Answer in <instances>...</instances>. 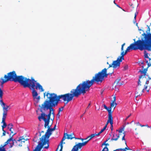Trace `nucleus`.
Returning <instances> with one entry per match:
<instances>
[{
    "label": "nucleus",
    "mask_w": 151,
    "mask_h": 151,
    "mask_svg": "<svg viewBox=\"0 0 151 151\" xmlns=\"http://www.w3.org/2000/svg\"><path fill=\"white\" fill-rule=\"evenodd\" d=\"M107 69L105 68L101 71L95 74L90 81L88 80L83 81L80 83L75 89H73L70 91V93H68L63 95L57 96L55 93H50L49 91L43 93L44 97L46 96L48 100H46L40 106V110L42 112L41 115L38 116V119L41 121L43 120L45 122L44 127L46 128L48 125L50 119L52 111H54L53 107L58 105L60 99L64 101H66V104L71 101L74 97H78L81 94L84 95L86 92L89 91L90 88L94 84L95 82L98 84L99 82L101 83L104 80L105 77H107L108 73H107Z\"/></svg>",
    "instance_id": "f257e3e1"
},
{
    "label": "nucleus",
    "mask_w": 151,
    "mask_h": 151,
    "mask_svg": "<svg viewBox=\"0 0 151 151\" xmlns=\"http://www.w3.org/2000/svg\"><path fill=\"white\" fill-rule=\"evenodd\" d=\"M141 40H138L134 42L131 44L128 47L125 51L124 54L126 55L129 50H136L139 49L140 50H147L151 51V34L147 35L143 33L141 35Z\"/></svg>",
    "instance_id": "f03ea898"
},
{
    "label": "nucleus",
    "mask_w": 151,
    "mask_h": 151,
    "mask_svg": "<svg viewBox=\"0 0 151 151\" xmlns=\"http://www.w3.org/2000/svg\"><path fill=\"white\" fill-rule=\"evenodd\" d=\"M23 86L24 88L28 87L32 90V94L34 104L35 107L37 108L38 106V93L35 89H37L38 88V83L33 78H31V79L28 78Z\"/></svg>",
    "instance_id": "7ed1b4c3"
},
{
    "label": "nucleus",
    "mask_w": 151,
    "mask_h": 151,
    "mask_svg": "<svg viewBox=\"0 0 151 151\" xmlns=\"http://www.w3.org/2000/svg\"><path fill=\"white\" fill-rule=\"evenodd\" d=\"M7 74V75H5L4 77L7 81H14L15 82H18L22 86L28 79L22 76H17L14 71L9 73Z\"/></svg>",
    "instance_id": "20e7f679"
},
{
    "label": "nucleus",
    "mask_w": 151,
    "mask_h": 151,
    "mask_svg": "<svg viewBox=\"0 0 151 151\" xmlns=\"http://www.w3.org/2000/svg\"><path fill=\"white\" fill-rule=\"evenodd\" d=\"M145 79H143L139 78L138 82V85L136 88L135 94L136 95V97L140 96L142 94L145 90H146L147 88V86H145Z\"/></svg>",
    "instance_id": "39448f33"
},
{
    "label": "nucleus",
    "mask_w": 151,
    "mask_h": 151,
    "mask_svg": "<svg viewBox=\"0 0 151 151\" xmlns=\"http://www.w3.org/2000/svg\"><path fill=\"white\" fill-rule=\"evenodd\" d=\"M147 64L148 67L147 68L144 69L143 70H140L138 72L140 73L141 74H143V75L140 76L139 77V78L142 79H145L146 78V76L148 77V78L146 80L145 83L146 84H149V81L150 80H151V77H150L149 75L146 74L147 72V69L148 67L151 66L150 63L148 62V60H145Z\"/></svg>",
    "instance_id": "423d86ee"
},
{
    "label": "nucleus",
    "mask_w": 151,
    "mask_h": 151,
    "mask_svg": "<svg viewBox=\"0 0 151 151\" xmlns=\"http://www.w3.org/2000/svg\"><path fill=\"white\" fill-rule=\"evenodd\" d=\"M40 139V142H38V151H41L44 146V148L47 149L49 147V140L42 136Z\"/></svg>",
    "instance_id": "0eeeda50"
},
{
    "label": "nucleus",
    "mask_w": 151,
    "mask_h": 151,
    "mask_svg": "<svg viewBox=\"0 0 151 151\" xmlns=\"http://www.w3.org/2000/svg\"><path fill=\"white\" fill-rule=\"evenodd\" d=\"M16 133H14L12 136L7 141L5 142L4 145H1L0 146V151H6L4 147L9 144L10 145L9 147L10 148L12 147L13 145H14V143H17V141L15 139H13V136Z\"/></svg>",
    "instance_id": "6e6552de"
},
{
    "label": "nucleus",
    "mask_w": 151,
    "mask_h": 151,
    "mask_svg": "<svg viewBox=\"0 0 151 151\" xmlns=\"http://www.w3.org/2000/svg\"><path fill=\"white\" fill-rule=\"evenodd\" d=\"M9 107V106H7L6 108L4 107L3 109V116L1 122V123H3V125L2 126V130H3L4 128H5L7 126L5 120L7 115V112L8 111V109Z\"/></svg>",
    "instance_id": "1a4fd4ad"
},
{
    "label": "nucleus",
    "mask_w": 151,
    "mask_h": 151,
    "mask_svg": "<svg viewBox=\"0 0 151 151\" xmlns=\"http://www.w3.org/2000/svg\"><path fill=\"white\" fill-rule=\"evenodd\" d=\"M121 80V78H119L116 79L113 85V88H115V90L117 91H119V88L120 86L123 84V82L122 83L120 82Z\"/></svg>",
    "instance_id": "9d476101"
},
{
    "label": "nucleus",
    "mask_w": 151,
    "mask_h": 151,
    "mask_svg": "<svg viewBox=\"0 0 151 151\" xmlns=\"http://www.w3.org/2000/svg\"><path fill=\"white\" fill-rule=\"evenodd\" d=\"M88 142V141H86L82 143H78L74 146L71 151H78V149H80L83 146H85Z\"/></svg>",
    "instance_id": "9b49d317"
},
{
    "label": "nucleus",
    "mask_w": 151,
    "mask_h": 151,
    "mask_svg": "<svg viewBox=\"0 0 151 151\" xmlns=\"http://www.w3.org/2000/svg\"><path fill=\"white\" fill-rule=\"evenodd\" d=\"M56 126L55 125L53 128L51 129L50 128V126H49V125L47 126L48 129L45 134L42 135V136H44L47 139H48L52 134L51 132L55 129Z\"/></svg>",
    "instance_id": "f8f14e48"
},
{
    "label": "nucleus",
    "mask_w": 151,
    "mask_h": 151,
    "mask_svg": "<svg viewBox=\"0 0 151 151\" xmlns=\"http://www.w3.org/2000/svg\"><path fill=\"white\" fill-rule=\"evenodd\" d=\"M122 62L120 61L119 59L117 58V60L113 61L111 64H109V68L111 67H113L114 68H119L120 65V62Z\"/></svg>",
    "instance_id": "ddd939ff"
},
{
    "label": "nucleus",
    "mask_w": 151,
    "mask_h": 151,
    "mask_svg": "<svg viewBox=\"0 0 151 151\" xmlns=\"http://www.w3.org/2000/svg\"><path fill=\"white\" fill-rule=\"evenodd\" d=\"M125 132H124V133H123V137L122 138V140H124L125 141V145L126 146V147L124 148H119V150H120V151H127V150H132L130 149L129 147H128L127 145V143L126 141L125 140Z\"/></svg>",
    "instance_id": "4468645a"
},
{
    "label": "nucleus",
    "mask_w": 151,
    "mask_h": 151,
    "mask_svg": "<svg viewBox=\"0 0 151 151\" xmlns=\"http://www.w3.org/2000/svg\"><path fill=\"white\" fill-rule=\"evenodd\" d=\"M109 123H110V124H113V118L112 116V114H109L108 115V119L107 121V123L104 127H107V125Z\"/></svg>",
    "instance_id": "2eb2a0df"
},
{
    "label": "nucleus",
    "mask_w": 151,
    "mask_h": 151,
    "mask_svg": "<svg viewBox=\"0 0 151 151\" xmlns=\"http://www.w3.org/2000/svg\"><path fill=\"white\" fill-rule=\"evenodd\" d=\"M65 136V138H66L68 139H72L73 138H76L75 137V135L73 133H71L70 134H68L67 133H64L63 136Z\"/></svg>",
    "instance_id": "dca6fc26"
},
{
    "label": "nucleus",
    "mask_w": 151,
    "mask_h": 151,
    "mask_svg": "<svg viewBox=\"0 0 151 151\" xmlns=\"http://www.w3.org/2000/svg\"><path fill=\"white\" fill-rule=\"evenodd\" d=\"M119 137V135L114 133L113 135V137L111 139V140L112 141H116L118 140Z\"/></svg>",
    "instance_id": "f3484780"
},
{
    "label": "nucleus",
    "mask_w": 151,
    "mask_h": 151,
    "mask_svg": "<svg viewBox=\"0 0 151 151\" xmlns=\"http://www.w3.org/2000/svg\"><path fill=\"white\" fill-rule=\"evenodd\" d=\"M27 139H25L23 137V136L20 137H19V139L16 140L17 141V142H20L21 141V143H22V142L24 143L25 141L27 140Z\"/></svg>",
    "instance_id": "a211bd4d"
},
{
    "label": "nucleus",
    "mask_w": 151,
    "mask_h": 151,
    "mask_svg": "<svg viewBox=\"0 0 151 151\" xmlns=\"http://www.w3.org/2000/svg\"><path fill=\"white\" fill-rule=\"evenodd\" d=\"M124 129V127H123L121 128L120 129H119L118 130L117 129L116 130V131H118L119 132V134L118 135L120 136V135H122V136H123V133H124L123 132H123V131Z\"/></svg>",
    "instance_id": "6ab92c4d"
},
{
    "label": "nucleus",
    "mask_w": 151,
    "mask_h": 151,
    "mask_svg": "<svg viewBox=\"0 0 151 151\" xmlns=\"http://www.w3.org/2000/svg\"><path fill=\"white\" fill-rule=\"evenodd\" d=\"M104 108L108 112V115H109V114H112L113 111H111V109H109V108L105 104L104 105Z\"/></svg>",
    "instance_id": "aec40b11"
},
{
    "label": "nucleus",
    "mask_w": 151,
    "mask_h": 151,
    "mask_svg": "<svg viewBox=\"0 0 151 151\" xmlns=\"http://www.w3.org/2000/svg\"><path fill=\"white\" fill-rule=\"evenodd\" d=\"M121 56H119L118 58L120 59V61H122V60H124V56L125 55L124 54V51H122V52L121 53Z\"/></svg>",
    "instance_id": "412c9836"
},
{
    "label": "nucleus",
    "mask_w": 151,
    "mask_h": 151,
    "mask_svg": "<svg viewBox=\"0 0 151 151\" xmlns=\"http://www.w3.org/2000/svg\"><path fill=\"white\" fill-rule=\"evenodd\" d=\"M66 139V138H65V136H63L61 141V142H60V149H63V143L65 144V142H63Z\"/></svg>",
    "instance_id": "4be33fe9"
},
{
    "label": "nucleus",
    "mask_w": 151,
    "mask_h": 151,
    "mask_svg": "<svg viewBox=\"0 0 151 151\" xmlns=\"http://www.w3.org/2000/svg\"><path fill=\"white\" fill-rule=\"evenodd\" d=\"M13 125L12 123L9 124L8 125V129H9V130L11 132V133H13V131L12 130V129H13Z\"/></svg>",
    "instance_id": "5701e85b"
},
{
    "label": "nucleus",
    "mask_w": 151,
    "mask_h": 151,
    "mask_svg": "<svg viewBox=\"0 0 151 151\" xmlns=\"http://www.w3.org/2000/svg\"><path fill=\"white\" fill-rule=\"evenodd\" d=\"M116 105H117V104L116 103H114V102H112V103H111L110 107L109 108V109H111V111L112 108L114 107V109H113V110H114V109H115V107H116Z\"/></svg>",
    "instance_id": "b1692460"
},
{
    "label": "nucleus",
    "mask_w": 151,
    "mask_h": 151,
    "mask_svg": "<svg viewBox=\"0 0 151 151\" xmlns=\"http://www.w3.org/2000/svg\"><path fill=\"white\" fill-rule=\"evenodd\" d=\"M0 80L2 81L1 82V84L0 86L1 87H3V84L7 81L5 79L4 80L3 78H0Z\"/></svg>",
    "instance_id": "393cba45"
},
{
    "label": "nucleus",
    "mask_w": 151,
    "mask_h": 151,
    "mask_svg": "<svg viewBox=\"0 0 151 151\" xmlns=\"http://www.w3.org/2000/svg\"><path fill=\"white\" fill-rule=\"evenodd\" d=\"M38 89L40 90V92H43L44 91V89L42 87V86L38 83Z\"/></svg>",
    "instance_id": "a878e982"
},
{
    "label": "nucleus",
    "mask_w": 151,
    "mask_h": 151,
    "mask_svg": "<svg viewBox=\"0 0 151 151\" xmlns=\"http://www.w3.org/2000/svg\"><path fill=\"white\" fill-rule=\"evenodd\" d=\"M147 85H148L147 86V89L146 90H147V92H149V90H150V88H151V83L150 84H149V83L148 84H147Z\"/></svg>",
    "instance_id": "bb28decb"
},
{
    "label": "nucleus",
    "mask_w": 151,
    "mask_h": 151,
    "mask_svg": "<svg viewBox=\"0 0 151 151\" xmlns=\"http://www.w3.org/2000/svg\"><path fill=\"white\" fill-rule=\"evenodd\" d=\"M148 27H147V31H146V32L147 33V34H146L147 35L149 34H150L149 33L150 31V28L149 26H148V25L147 26Z\"/></svg>",
    "instance_id": "cd10ccee"
},
{
    "label": "nucleus",
    "mask_w": 151,
    "mask_h": 151,
    "mask_svg": "<svg viewBox=\"0 0 151 151\" xmlns=\"http://www.w3.org/2000/svg\"><path fill=\"white\" fill-rule=\"evenodd\" d=\"M109 149L108 148L106 147L105 146L102 150V151H108Z\"/></svg>",
    "instance_id": "c85d7f7f"
},
{
    "label": "nucleus",
    "mask_w": 151,
    "mask_h": 151,
    "mask_svg": "<svg viewBox=\"0 0 151 151\" xmlns=\"http://www.w3.org/2000/svg\"><path fill=\"white\" fill-rule=\"evenodd\" d=\"M92 137H91V136H89L87 137L86 138V139H87L86 141H88V142L91 139H92Z\"/></svg>",
    "instance_id": "c756f323"
},
{
    "label": "nucleus",
    "mask_w": 151,
    "mask_h": 151,
    "mask_svg": "<svg viewBox=\"0 0 151 151\" xmlns=\"http://www.w3.org/2000/svg\"><path fill=\"white\" fill-rule=\"evenodd\" d=\"M125 43H124L122 45V47L121 48V50L122 51H124V46L125 45Z\"/></svg>",
    "instance_id": "7c9ffc66"
},
{
    "label": "nucleus",
    "mask_w": 151,
    "mask_h": 151,
    "mask_svg": "<svg viewBox=\"0 0 151 151\" xmlns=\"http://www.w3.org/2000/svg\"><path fill=\"white\" fill-rule=\"evenodd\" d=\"M145 52H146L145 51V52H144L145 58H149V57L148 55V53H145Z\"/></svg>",
    "instance_id": "2f4dec72"
},
{
    "label": "nucleus",
    "mask_w": 151,
    "mask_h": 151,
    "mask_svg": "<svg viewBox=\"0 0 151 151\" xmlns=\"http://www.w3.org/2000/svg\"><path fill=\"white\" fill-rule=\"evenodd\" d=\"M106 129V127H104L101 130V131L99 132L101 134V133L102 132H103L104 131V130H105Z\"/></svg>",
    "instance_id": "473e14b6"
},
{
    "label": "nucleus",
    "mask_w": 151,
    "mask_h": 151,
    "mask_svg": "<svg viewBox=\"0 0 151 151\" xmlns=\"http://www.w3.org/2000/svg\"><path fill=\"white\" fill-rule=\"evenodd\" d=\"M63 108L64 107H62L61 108H60L59 109V111L58 112L60 113V111H62L63 109Z\"/></svg>",
    "instance_id": "72a5a7b5"
},
{
    "label": "nucleus",
    "mask_w": 151,
    "mask_h": 151,
    "mask_svg": "<svg viewBox=\"0 0 151 151\" xmlns=\"http://www.w3.org/2000/svg\"><path fill=\"white\" fill-rule=\"evenodd\" d=\"M106 142H105V141L102 144V145H106V146H109V144L108 143H106Z\"/></svg>",
    "instance_id": "f704fd0d"
},
{
    "label": "nucleus",
    "mask_w": 151,
    "mask_h": 151,
    "mask_svg": "<svg viewBox=\"0 0 151 151\" xmlns=\"http://www.w3.org/2000/svg\"><path fill=\"white\" fill-rule=\"evenodd\" d=\"M75 139H80L82 140V141H83L84 140H87V139H86V138L85 139H83V138H75Z\"/></svg>",
    "instance_id": "c9c22d12"
},
{
    "label": "nucleus",
    "mask_w": 151,
    "mask_h": 151,
    "mask_svg": "<svg viewBox=\"0 0 151 151\" xmlns=\"http://www.w3.org/2000/svg\"><path fill=\"white\" fill-rule=\"evenodd\" d=\"M20 142L19 144H18V143L17 144V145H16V146H19V147H22V143H21V141H20Z\"/></svg>",
    "instance_id": "e433bc0d"
},
{
    "label": "nucleus",
    "mask_w": 151,
    "mask_h": 151,
    "mask_svg": "<svg viewBox=\"0 0 151 151\" xmlns=\"http://www.w3.org/2000/svg\"><path fill=\"white\" fill-rule=\"evenodd\" d=\"M37 138V136L36 135L35 137H34V139H33V140L35 142H36L37 141V139H36V138Z\"/></svg>",
    "instance_id": "4c0bfd02"
},
{
    "label": "nucleus",
    "mask_w": 151,
    "mask_h": 151,
    "mask_svg": "<svg viewBox=\"0 0 151 151\" xmlns=\"http://www.w3.org/2000/svg\"><path fill=\"white\" fill-rule=\"evenodd\" d=\"M124 68L125 70H127L128 68V66L127 65H126L124 67Z\"/></svg>",
    "instance_id": "58836bf2"
},
{
    "label": "nucleus",
    "mask_w": 151,
    "mask_h": 151,
    "mask_svg": "<svg viewBox=\"0 0 151 151\" xmlns=\"http://www.w3.org/2000/svg\"><path fill=\"white\" fill-rule=\"evenodd\" d=\"M90 136H91V137H92L93 138L96 136V134H92Z\"/></svg>",
    "instance_id": "ea45409f"
},
{
    "label": "nucleus",
    "mask_w": 151,
    "mask_h": 151,
    "mask_svg": "<svg viewBox=\"0 0 151 151\" xmlns=\"http://www.w3.org/2000/svg\"><path fill=\"white\" fill-rule=\"evenodd\" d=\"M116 97L115 96L113 97V101H112L113 102L116 103Z\"/></svg>",
    "instance_id": "a19ab883"
},
{
    "label": "nucleus",
    "mask_w": 151,
    "mask_h": 151,
    "mask_svg": "<svg viewBox=\"0 0 151 151\" xmlns=\"http://www.w3.org/2000/svg\"><path fill=\"white\" fill-rule=\"evenodd\" d=\"M3 131V136H5L6 134V132L5 131L4 129H3V130H2Z\"/></svg>",
    "instance_id": "79ce46f5"
},
{
    "label": "nucleus",
    "mask_w": 151,
    "mask_h": 151,
    "mask_svg": "<svg viewBox=\"0 0 151 151\" xmlns=\"http://www.w3.org/2000/svg\"><path fill=\"white\" fill-rule=\"evenodd\" d=\"M52 114L53 115V120L54 119V117H55V113H54L53 111H52Z\"/></svg>",
    "instance_id": "37998d69"
},
{
    "label": "nucleus",
    "mask_w": 151,
    "mask_h": 151,
    "mask_svg": "<svg viewBox=\"0 0 151 151\" xmlns=\"http://www.w3.org/2000/svg\"><path fill=\"white\" fill-rule=\"evenodd\" d=\"M113 124H111V131H112L113 130Z\"/></svg>",
    "instance_id": "c03bdc74"
},
{
    "label": "nucleus",
    "mask_w": 151,
    "mask_h": 151,
    "mask_svg": "<svg viewBox=\"0 0 151 151\" xmlns=\"http://www.w3.org/2000/svg\"><path fill=\"white\" fill-rule=\"evenodd\" d=\"M131 115V114H130L126 118V120Z\"/></svg>",
    "instance_id": "a18cd8bd"
},
{
    "label": "nucleus",
    "mask_w": 151,
    "mask_h": 151,
    "mask_svg": "<svg viewBox=\"0 0 151 151\" xmlns=\"http://www.w3.org/2000/svg\"><path fill=\"white\" fill-rule=\"evenodd\" d=\"M44 131H42L40 133L39 136H41L42 133H44Z\"/></svg>",
    "instance_id": "49530a36"
},
{
    "label": "nucleus",
    "mask_w": 151,
    "mask_h": 151,
    "mask_svg": "<svg viewBox=\"0 0 151 151\" xmlns=\"http://www.w3.org/2000/svg\"><path fill=\"white\" fill-rule=\"evenodd\" d=\"M90 104H89L88 106L87 107V108H86V111L89 108V107L90 106Z\"/></svg>",
    "instance_id": "de8ad7c7"
},
{
    "label": "nucleus",
    "mask_w": 151,
    "mask_h": 151,
    "mask_svg": "<svg viewBox=\"0 0 151 151\" xmlns=\"http://www.w3.org/2000/svg\"><path fill=\"white\" fill-rule=\"evenodd\" d=\"M57 116H58V119H59V117L60 116V113L58 112V114H57Z\"/></svg>",
    "instance_id": "09e8293b"
},
{
    "label": "nucleus",
    "mask_w": 151,
    "mask_h": 151,
    "mask_svg": "<svg viewBox=\"0 0 151 151\" xmlns=\"http://www.w3.org/2000/svg\"><path fill=\"white\" fill-rule=\"evenodd\" d=\"M101 133L99 132V133H98L97 134H96V136H99V135Z\"/></svg>",
    "instance_id": "8fccbe9b"
},
{
    "label": "nucleus",
    "mask_w": 151,
    "mask_h": 151,
    "mask_svg": "<svg viewBox=\"0 0 151 151\" xmlns=\"http://www.w3.org/2000/svg\"><path fill=\"white\" fill-rule=\"evenodd\" d=\"M140 124L139 123V122H138L136 123V125L137 126H139Z\"/></svg>",
    "instance_id": "3c124183"
},
{
    "label": "nucleus",
    "mask_w": 151,
    "mask_h": 151,
    "mask_svg": "<svg viewBox=\"0 0 151 151\" xmlns=\"http://www.w3.org/2000/svg\"><path fill=\"white\" fill-rule=\"evenodd\" d=\"M145 127H147L148 128H150V127H149V126L148 125V124H147L145 125Z\"/></svg>",
    "instance_id": "603ef678"
},
{
    "label": "nucleus",
    "mask_w": 151,
    "mask_h": 151,
    "mask_svg": "<svg viewBox=\"0 0 151 151\" xmlns=\"http://www.w3.org/2000/svg\"><path fill=\"white\" fill-rule=\"evenodd\" d=\"M136 16H137V15H136V13H135V16H134V19H136Z\"/></svg>",
    "instance_id": "864d4df0"
},
{
    "label": "nucleus",
    "mask_w": 151,
    "mask_h": 151,
    "mask_svg": "<svg viewBox=\"0 0 151 151\" xmlns=\"http://www.w3.org/2000/svg\"><path fill=\"white\" fill-rule=\"evenodd\" d=\"M109 139H110L109 138L107 139L106 140V141H105V142H106L109 140Z\"/></svg>",
    "instance_id": "5fc2aeb1"
},
{
    "label": "nucleus",
    "mask_w": 151,
    "mask_h": 151,
    "mask_svg": "<svg viewBox=\"0 0 151 151\" xmlns=\"http://www.w3.org/2000/svg\"><path fill=\"white\" fill-rule=\"evenodd\" d=\"M148 58L149 59V61H150V62H149L150 63V60H151V59L150 58H149H149Z\"/></svg>",
    "instance_id": "6e6d98bb"
},
{
    "label": "nucleus",
    "mask_w": 151,
    "mask_h": 151,
    "mask_svg": "<svg viewBox=\"0 0 151 151\" xmlns=\"http://www.w3.org/2000/svg\"><path fill=\"white\" fill-rule=\"evenodd\" d=\"M116 150L117 151H120V150H119V149H116Z\"/></svg>",
    "instance_id": "4d7b16f0"
},
{
    "label": "nucleus",
    "mask_w": 151,
    "mask_h": 151,
    "mask_svg": "<svg viewBox=\"0 0 151 151\" xmlns=\"http://www.w3.org/2000/svg\"><path fill=\"white\" fill-rule=\"evenodd\" d=\"M116 5L117 6H118V7H120V6H119V5H118L117 4H116Z\"/></svg>",
    "instance_id": "13d9d810"
},
{
    "label": "nucleus",
    "mask_w": 151,
    "mask_h": 151,
    "mask_svg": "<svg viewBox=\"0 0 151 151\" xmlns=\"http://www.w3.org/2000/svg\"><path fill=\"white\" fill-rule=\"evenodd\" d=\"M114 3L115 5H116V3H115V0H114Z\"/></svg>",
    "instance_id": "bf43d9fd"
},
{
    "label": "nucleus",
    "mask_w": 151,
    "mask_h": 151,
    "mask_svg": "<svg viewBox=\"0 0 151 151\" xmlns=\"http://www.w3.org/2000/svg\"><path fill=\"white\" fill-rule=\"evenodd\" d=\"M38 100H39L40 99V96H38Z\"/></svg>",
    "instance_id": "052dcab7"
},
{
    "label": "nucleus",
    "mask_w": 151,
    "mask_h": 151,
    "mask_svg": "<svg viewBox=\"0 0 151 151\" xmlns=\"http://www.w3.org/2000/svg\"><path fill=\"white\" fill-rule=\"evenodd\" d=\"M36 111L37 113L38 112V109L36 110Z\"/></svg>",
    "instance_id": "680f3d73"
},
{
    "label": "nucleus",
    "mask_w": 151,
    "mask_h": 151,
    "mask_svg": "<svg viewBox=\"0 0 151 151\" xmlns=\"http://www.w3.org/2000/svg\"><path fill=\"white\" fill-rule=\"evenodd\" d=\"M59 151H62V149H60Z\"/></svg>",
    "instance_id": "e2e57ef3"
},
{
    "label": "nucleus",
    "mask_w": 151,
    "mask_h": 151,
    "mask_svg": "<svg viewBox=\"0 0 151 151\" xmlns=\"http://www.w3.org/2000/svg\"><path fill=\"white\" fill-rule=\"evenodd\" d=\"M145 127V125H142V127Z\"/></svg>",
    "instance_id": "0e129e2a"
},
{
    "label": "nucleus",
    "mask_w": 151,
    "mask_h": 151,
    "mask_svg": "<svg viewBox=\"0 0 151 151\" xmlns=\"http://www.w3.org/2000/svg\"><path fill=\"white\" fill-rule=\"evenodd\" d=\"M142 125L141 124H140L139 126H140L141 127H142Z\"/></svg>",
    "instance_id": "69168bd1"
},
{
    "label": "nucleus",
    "mask_w": 151,
    "mask_h": 151,
    "mask_svg": "<svg viewBox=\"0 0 151 151\" xmlns=\"http://www.w3.org/2000/svg\"><path fill=\"white\" fill-rule=\"evenodd\" d=\"M107 64H109V63L108 62H107Z\"/></svg>",
    "instance_id": "338daca9"
},
{
    "label": "nucleus",
    "mask_w": 151,
    "mask_h": 151,
    "mask_svg": "<svg viewBox=\"0 0 151 151\" xmlns=\"http://www.w3.org/2000/svg\"><path fill=\"white\" fill-rule=\"evenodd\" d=\"M114 151H117V150H116V149L115 150H114Z\"/></svg>",
    "instance_id": "774afa93"
}]
</instances>
